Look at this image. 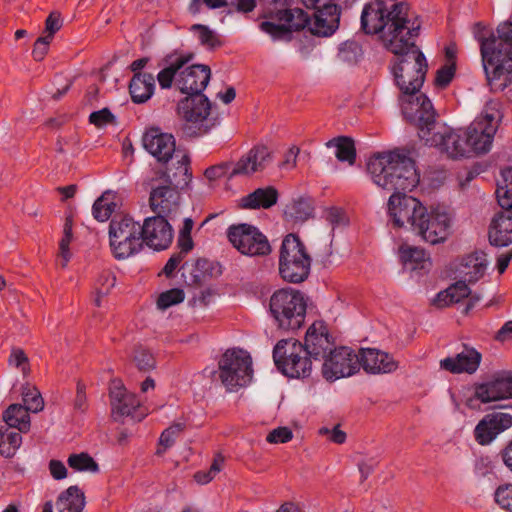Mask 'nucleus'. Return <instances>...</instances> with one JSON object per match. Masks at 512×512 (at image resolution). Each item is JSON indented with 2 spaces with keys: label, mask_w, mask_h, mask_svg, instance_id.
Instances as JSON below:
<instances>
[{
  "label": "nucleus",
  "mask_w": 512,
  "mask_h": 512,
  "mask_svg": "<svg viewBox=\"0 0 512 512\" xmlns=\"http://www.w3.org/2000/svg\"><path fill=\"white\" fill-rule=\"evenodd\" d=\"M361 29L367 35H377L384 48L394 54L390 69L400 90L399 100L405 116L407 106L427 97L420 93V89L426 79L428 64L416 45L421 21L418 17H411L410 5L406 1L388 7L385 0H373L363 7Z\"/></svg>",
  "instance_id": "obj_1"
},
{
  "label": "nucleus",
  "mask_w": 512,
  "mask_h": 512,
  "mask_svg": "<svg viewBox=\"0 0 512 512\" xmlns=\"http://www.w3.org/2000/svg\"><path fill=\"white\" fill-rule=\"evenodd\" d=\"M367 172L378 187L392 192L388 200V212L391 218L400 211L404 198H413L406 194L412 191L419 181L415 161L399 151L375 154L367 163Z\"/></svg>",
  "instance_id": "obj_2"
},
{
  "label": "nucleus",
  "mask_w": 512,
  "mask_h": 512,
  "mask_svg": "<svg viewBox=\"0 0 512 512\" xmlns=\"http://www.w3.org/2000/svg\"><path fill=\"white\" fill-rule=\"evenodd\" d=\"M421 102L406 107L405 119L418 128V135L426 145L436 147L451 159H461L470 156L464 131L447 126L436 129V111L428 97H421Z\"/></svg>",
  "instance_id": "obj_3"
},
{
  "label": "nucleus",
  "mask_w": 512,
  "mask_h": 512,
  "mask_svg": "<svg viewBox=\"0 0 512 512\" xmlns=\"http://www.w3.org/2000/svg\"><path fill=\"white\" fill-rule=\"evenodd\" d=\"M400 211L392 218L396 227L409 224L411 230L430 244L443 242L449 233L450 216L441 207L431 208L430 211L416 198H404Z\"/></svg>",
  "instance_id": "obj_4"
},
{
  "label": "nucleus",
  "mask_w": 512,
  "mask_h": 512,
  "mask_svg": "<svg viewBox=\"0 0 512 512\" xmlns=\"http://www.w3.org/2000/svg\"><path fill=\"white\" fill-rule=\"evenodd\" d=\"M482 62L488 83L504 90L512 83V22L497 27V37L482 39Z\"/></svg>",
  "instance_id": "obj_5"
},
{
  "label": "nucleus",
  "mask_w": 512,
  "mask_h": 512,
  "mask_svg": "<svg viewBox=\"0 0 512 512\" xmlns=\"http://www.w3.org/2000/svg\"><path fill=\"white\" fill-rule=\"evenodd\" d=\"M118 207L117 193L106 190L94 201L92 216L98 222L111 218L108 231L111 252L117 260H125L128 258V214L112 216Z\"/></svg>",
  "instance_id": "obj_6"
},
{
  "label": "nucleus",
  "mask_w": 512,
  "mask_h": 512,
  "mask_svg": "<svg viewBox=\"0 0 512 512\" xmlns=\"http://www.w3.org/2000/svg\"><path fill=\"white\" fill-rule=\"evenodd\" d=\"M171 218L162 215L147 217L143 224L133 222L130 225V256L139 253L146 245L154 251L168 249L174 239Z\"/></svg>",
  "instance_id": "obj_7"
},
{
  "label": "nucleus",
  "mask_w": 512,
  "mask_h": 512,
  "mask_svg": "<svg viewBox=\"0 0 512 512\" xmlns=\"http://www.w3.org/2000/svg\"><path fill=\"white\" fill-rule=\"evenodd\" d=\"M307 303L303 293L293 288L276 290L270 297L269 311L278 327L298 330L304 324Z\"/></svg>",
  "instance_id": "obj_8"
},
{
  "label": "nucleus",
  "mask_w": 512,
  "mask_h": 512,
  "mask_svg": "<svg viewBox=\"0 0 512 512\" xmlns=\"http://www.w3.org/2000/svg\"><path fill=\"white\" fill-rule=\"evenodd\" d=\"M312 259L305 245L296 234L284 237L279 253V274L289 283L304 282L311 269Z\"/></svg>",
  "instance_id": "obj_9"
},
{
  "label": "nucleus",
  "mask_w": 512,
  "mask_h": 512,
  "mask_svg": "<svg viewBox=\"0 0 512 512\" xmlns=\"http://www.w3.org/2000/svg\"><path fill=\"white\" fill-rule=\"evenodd\" d=\"M273 360L277 369L290 378L310 377L313 361L305 355L302 343L296 339H282L273 349Z\"/></svg>",
  "instance_id": "obj_10"
},
{
  "label": "nucleus",
  "mask_w": 512,
  "mask_h": 512,
  "mask_svg": "<svg viewBox=\"0 0 512 512\" xmlns=\"http://www.w3.org/2000/svg\"><path fill=\"white\" fill-rule=\"evenodd\" d=\"M219 379L230 392L247 386L253 377L252 358L243 349H228L218 363Z\"/></svg>",
  "instance_id": "obj_11"
},
{
  "label": "nucleus",
  "mask_w": 512,
  "mask_h": 512,
  "mask_svg": "<svg viewBox=\"0 0 512 512\" xmlns=\"http://www.w3.org/2000/svg\"><path fill=\"white\" fill-rule=\"evenodd\" d=\"M211 102L204 94H191L179 101L177 112L185 120L183 134L188 137H199L207 134L214 122L208 124Z\"/></svg>",
  "instance_id": "obj_12"
},
{
  "label": "nucleus",
  "mask_w": 512,
  "mask_h": 512,
  "mask_svg": "<svg viewBox=\"0 0 512 512\" xmlns=\"http://www.w3.org/2000/svg\"><path fill=\"white\" fill-rule=\"evenodd\" d=\"M512 399V371L495 373L490 380L474 385V393L465 405L475 411H482L481 404Z\"/></svg>",
  "instance_id": "obj_13"
},
{
  "label": "nucleus",
  "mask_w": 512,
  "mask_h": 512,
  "mask_svg": "<svg viewBox=\"0 0 512 512\" xmlns=\"http://www.w3.org/2000/svg\"><path fill=\"white\" fill-rule=\"evenodd\" d=\"M227 237L232 246L246 256L263 257L272 251L266 235L251 224L231 225L227 229Z\"/></svg>",
  "instance_id": "obj_14"
},
{
  "label": "nucleus",
  "mask_w": 512,
  "mask_h": 512,
  "mask_svg": "<svg viewBox=\"0 0 512 512\" xmlns=\"http://www.w3.org/2000/svg\"><path fill=\"white\" fill-rule=\"evenodd\" d=\"M498 129L494 114L485 113L477 117L464 131L470 153L485 154L492 145Z\"/></svg>",
  "instance_id": "obj_15"
},
{
  "label": "nucleus",
  "mask_w": 512,
  "mask_h": 512,
  "mask_svg": "<svg viewBox=\"0 0 512 512\" xmlns=\"http://www.w3.org/2000/svg\"><path fill=\"white\" fill-rule=\"evenodd\" d=\"M358 370V356L346 347L333 349L322 363V375L328 381L351 376Z\"/></svg>",
  "instance_id": "obj_16"
},
{
  "label": "nucleus",
  "mask_w": 512,
  "mask_h": 512,
  "mask_svg": "<svg viewBox=\"0 0 512 512\" xmlns=\"http://www.w3.org/2000/svg\"><path fill=\"white\" fill-rule=\"evenodd\" d=\"M180 190L164 181L152 187L149 196V206L155 215L173 218L179 209Z\"/></svg>",
  "instance_id": "obj_17"
},
{
  "label": "nucleus",
  "mask_w": 512,
  "mask_h": 512,
  "mask_svg": "<svg viewBox=\"0 0 512 512\" xmlns=\"http://www.w3.org/2000/svg\"><path fill=\"white\" fill-rule=\"evenodd\" d=\"M302 347L312 361H322L333 350V342L323 322L313 323L307 330Z\"/></svg>",
  "instance_id": "obj_18"
},
{
  "label": "nucleus",
  "mask_w": 512,
  "mask_h": 512,
  "mask_svg": "<svg viewBox=\"0 0 512 512\" xmlns=\"http://www.w3.org/2000/svg\"><path fill=\"white\" fill-rule=\"evenodd\" d=\"M512 426V415L500 411L486 414L474 429L475 440L480 445L491 443L497 435Z\"/></svg>",
  "instance_id": "obj_19"
},
{
  "label": "nucleus",
  "mask_w": 512,
  "mask_h": 512,
  "mask_svg": "<svg viewBox=\"0 0 512 512\" xmlns=\"http://www.w3.org/2000/svg\"><path fill=\"white\" fill-rule=\"evenodd\" d=\"M143 145L151 155L162 163H168L173 156L178 158L180 154L179 151H176L174 136L162 133L158 128L151 129L144 134Z\"/></svg>",
  "instance_id": "obj_20"
},
{
  "label": "nucleus",
  "mask_w": 512,
  "mask_h": 512,
  "mask_svg": "<svg viewBox=\"0 0 512 512\" xmlns=\"http://www.w3.org/2000/svg\"><path fill=\"white\" fill-rule=\"evenodd\" d=\"M211 77V69L205 64H193L186 67L176 77L175 86L183 93L203 94Z\"/></svg>",
  "instance_id": "obj_21"
},
{
  "label": "nucleus",
  "mask_w": 512,
  "mask_h": 512,
  "mask_svg": "<svg viewBox=\"0 0 512 512\" xmlns=\"http://www.w3.org/2000/svg\"><path fill=\"white\" fill-rule=\"evenodd\" d=\"M195 58L193 52H183L175 49L162 59L164 68L157 74V81L162 89H169L176 82V77L184 70L186 65Z\"/></svg>",
  "instance_id": "obj_22"
},
{
  "label": "nucleus",
  "mask_w": 512,
  "mask_h": 512,
  "mask_svg": "<svg viewBox=\"0 0 512 512\" xmlns=\"http://www.w3.org/2000/svg\"><path fill=\"white\" fill-rule=\"evenodd\" d=\"M271 162V153L264 145L254 146L246 155L236 163L232 162L229 179L238 175H251L262 171Z\"/></svg>",
  "instance_id": "obj_23"
},
{
  "label": "nucleus",
  "mask_w": 512,
  "mask_h": 512,
  "mask_svg": "<svg viewBox=\"0 0 512 512\" xmlns=\"http://www.w3.org/2000/svg\"><path fill=\"white\" fill-rule=\"evenodd\" d=\"M314 10V20L310 22L309 32L318 37H328L334 34L340 23V6L324 5V8Z\"/></svg>",
  "instance_id": "obj_24"
},
{
  "label": "nucleus",
  "mask_w": 512,
  "mask_h": 512,
  "mask_svg": "<svg viewBox=\"0 0 512 512\" xmlns=\"http://www.w3.org/2000/svg\"><path fill=\"white\" fill-rule=\"evenodd\" d=\"M357 356L358 365L367 373H391L398 368L391 355L375 348H362Z\"/></svg>",
  "instance_id": "obj_25"
},
{
  "label": "nucleus",
  "mask_w": 512,
  "mask_h": 512,
  "mask_svg": "<svg viewBox=\"0 0 512 512\" xmlns=\"http://www.w3.org/2000/svg\"><path fill=\"white\" fill-rule=\"evenodd\" d=\"M482 355L475 348L463 345V350L454 357L440 361V367L453 374H473L477 371Z\"/></svg>",
  "instance_id": "obj_26"
},
{
  "label": "nucleus",
  "mask_w": 512,
  "mask_h": 512,
  "mask_svg": "<svg viewBox=\"0 0 512 512\" xmlns=\"http://www.w3.org/2000/svg\"><path fill=\"white\" fill-rule=\"evenodd\" d=\"M110 416L113 422L125 424L128 417V392L121 379H112L109 385Z\"/></svg>",
  "instance_id": "obj_27"
},
{
  "label": "nucleus",
  "mask_w": 512,
  "mask_h": 512,
  "mask_svg": "<svg viewBox=\"0 0 512 512\" xmlns=\"http://www.w3.org/2000/svg\"><path fill=\"white\" fill-rule=\"evenodd\" d=\"M492 246L506 247L512 243V211L504 210L495 214L488 231Z\"/></svg>",
  "instance_id": "obj_28"
},
{
  "label": "nucleus",
  "mask_w": 512,
  "mask_h": 512,
  "mask_svg": "<svg viewBox=\"0 0 512 512\" xmlns=\"http://www.w3.org/2000/svg\"><path fill=\"white\" fill-rule=\"evenodd\" d=\"M191 179L190 157L185 153H182L177 158V167L174 172H172L171 168H167L159 176V180L170 183L181 190L188 186Z\"/></svg>",
  "instance_id": "obj_29"
},
{
  "label": "nucleus",
  "mask_w": 512,
  "mask_h": 512,
  "mask_svg": "<svg viewBox=\"0 0 512 512\" xmlns=\"http://www.w3.org/2000/svg\"><path fill=\"white\" fill-rule=\"evenodd\" d=\"M155 91V78L152 73L133 74L130 79V99L135 104L146 103Z\"/></svg>",
  "instance_id": "obj_30"
},
{
  "label": "nucleus",
  "mask_w": 512,
  "mask_h": 512,
  "mask_svg": "<svg viewBox=\"0 0 512 512\" xmlns=\"http://www.w3.org/2000/svg\"><path fill=\"white\" fill-rule=\"evenodd\" d=\"M487 264L486 254L483 251H475L463 258L461 265L464 270L461 273L469 284L475 283L484 276Z\"/></svg>",
  "instance_id": "obj_31"
},
{
  "label": "nucleus",
  "mask_w": 512,
  "mask_h": 512,
  "mask_svg": "<svg viewBox=\"0 0 512 512\" xmlns=\"http://www.w3.org/2000/svg\"><path fill=\"white\" fill-rule=\"evenodd\" d=\"M278 196L273 186L258 188L243 198L242 206L248 209H269L277 203Z\"/></svg>",
  "instance_id": "obj_32"
},
{
  "label": "nucleus",
  "mask_w": 512,
  "mask_h": 512,
  "mask_svg": "<svg viewBox=\"0 0 512 512\" xmlns=\"http://www.w3.org/2000/svg\"><path fill=\"white\" fill-rule=\"evenodd\" d=\"M84 506L85 495L77 485H72L61 492L56 501L59 512H81Z\"/></svg>",
  "instance_id": "obj_33"
},
{
  "label": "nucleus",
  "mask_w": 512,
  "mask_h": 512,
  "mask_svg": "<svg viewBox=\"0 0 512 512\" xmlns=\"http://www.w3.org/2000/svg\"><path fill=\"white\" fill-rule=\"evenodd\" d=\"M6 425L14 427L19 432L27 433L31 427L29 411L22 404L14 403L9 405L2 415Z\"/></svg>",
  "instance_id": "obj_34"
},
{
  "label": "nucleus",
  "mask_w": 512,
  "mask_h": 512,
  "mask_svg": "<svg viewBox=\"0 0 512 512\" xmlns=\"http://www.w3.org/2000/svg\"><path fill=\"white\" fill-rule=\"evenodd\" d=\"M314 203L310 197H299L286 206L284 216L288 221L303 223L313 217Z\"/></svg>",
  "instance_id": "obj_35"
},
{
  "label": "nucleus",
  "mask_w": 512,
  "mask_h": 512,
  "mask_svg": "<svg viewBox=\"0 0 512 512\" xmlns=\"http://www.w3.org/2000/svg\"><path fill=\"white\" fill-rule=\"evenodd\" d=\"M467 280H459L449 286L446 290L437 294L434 303L438 307H446L453 303H458L471 294Z\"/></svg>",
  "instance_id": "obj_36"
},
{
  "label": "nucleus",
  "mask_w": 512,
  "mask_h": 512,
  "mask_svg": "<svg viewBox=\"0 0 512 512\" xmlns=\"http://www.w3.org/2000/svg\"><path fill=\"white\" fill-rule=\"evenodd\" d=\"M14 427L0 425V455L12 458L22 444V434Z\"/></svg>",
  "instance_id": "obj_37"
},
{
  "label": "nucleus",
  "mask_w": 512,
  "mask_h": 512,
  "mask_svg": "<svg viewBox=\"0 0 512 512\" xmlns=\"http://www.w3.org/2000/svg\"><path fill=\"white\" fill-rule=\"evenodd\" d=\"M273 17L279 22L288 24L292 32L309 29L311 22L308 13L300 8L281 9L276 11Z\"/></svg>",
  "instance_id": "obj_38"
},
{
  "label": "nucleus",
  "mask_w": 512,
  "mask_h": 512,
  "mask_svg": "<svg viewBox=\"0 0 512 512\" xmlns=\"http://www.w3.org/2000/svg\"><path fill=\"white\" fill-rule=\"evenodd\" d=\"M328 148L335 147L336 158L341 162H348L353 165L356 161V148L354 141L348 136H338L326 143Z\"/></svg>",
  "instance_id": "obj_39"
},
{
  "label": "nucleus",
  "mask_w": 512,
  "mask_h": 512,
  "mask_svg": "<svg viewBox=\"0 0 512 512\" xmlns=\"http://www.w3.org/2000/svg\"><path fill=\"white\" fill-rule=\"evenodd\" d=\"M67 463L70 468L79 472H99V465L87 452L70 454Z\"/></svg>",
  "instance_id": "obj_40"
},
{
  "label": "nucleus",
  "mask_w": 512,
  "mask_h": 512,
  "mask_svg": "<svg viewBox=\"0 0 512 512\" xmlns=\"http://www.w3.org/2000/svg\"><path fill=\"white\" fill-rule=\"evenodd\" d=\"M260 29L271 36L274 41L290 42L293 38V32L286 23H275L272 21H263L259 25Z\"/></svg>",
  "instance_id": "obj_41"
},
{
  "label": "nucleus",
  "mask_w": 512,
  "mask_h": 512,
  "mask_svg": "<svg viewBox=\"0 0 512 512\" xmlns=\"http://www.w3.org/2000/svg\"><path fill=\"white\" fill-rule=\"evenodd\" d=\"M23 405L29 412L37 413L43 410L44 400L38 389L29 384L22 386Z\"/></svg>",
  "instance_id": "obj_42"
},
{
  "label": "nucleus",
  "mask_w": 512,
  "mask_h": 512,
  "mask_svg": "<svg viewBox=\"0 0 512 512\" xmlns=\"http://www.w3.org/2000/svg\"><path fill=\"white\" fill-rule=\"evenodd\" d=\"M133 362L136 368L140 372L144 373L150 372L156 367V359L154 355L148 348L142 345L134 347Z\"/></svg>",
  "instance_id": "obj_43"
},
{
  "label": "nucleus",
  "mask_w": 512,
  "mask_h": 512,
  "mask_svg": "<svg viewBox=\"0 0 512 512\" xmlns=\"http://www.w3.org/2000/svg\"><path fill=\"white\" fill-rule=\"evenodd\" d=\"M191 30L198 32L200 44L209 50H214L215 48L221 47L223 44L219 36L206 25L194 24Z\"/></svg>",
  "instance_id": "obj_44"
},
{
  "label": "nucleus",
  "mask_w": 512,
  "mask_h": 512,
  "mask_svg": "<svg viewBox=\"0 0 512 512\" xmlns=\"http://www.w3.org/2000/svg\"><path fill=\"white\" fill-rule=\"evenodd\" d=\"M400 258L405 265L410 264L411 269L424 268L422 264L426 259V253L423 249L417 247L400 248Z\"/></svg>",
  "instance_id": "obj_45"
},
{
  "label": "nucleus",
  "mask_w": 512,
  "mask_h": 512,
  "mask_svg": "<svg viewBox=\"0 0 512 512\" xmlns=\"http://www.w3.org/2000/svg\"><path fill=\"white\" fill-rule=\"evenodd\" d=\"M185 293L183 289L172 288L162 292L157 299V307L161 310H166L171 306L177 305L184 301Z\"/></svg>",
  "instance_id": "obj_46"
},
{
  "label": "nucleus",
  "mask_w": 512,
  "mask_h": 512,
  "mask_svg": "<svg viewBox=\"0 0 512 512\" xmlns=\"http://www.w3.org/2000/svg\"><path fill=\"white\" fill-rule=\"evenodd\" d=\"M185 429V424L183 423H174L171 426H169L167 429H165L160 438H159V445L163 447V450L158 449L157 453L160 454L169 447H171L174 442L175 438Z\"/></svg>",
  "instance_id": "obj_47"
},
{
  "label": "nucleus",
  "mask_w": 512,
  "mask_h": 512,
  "mask_svg": "<svg viewBox=\"0 0 512 512\" xmlns=\"http://www.w3.org/2000/svg\"><path fill=\"white\" fill-rule=\"evenodd\" d=\"M223 463L224 457L221 454L216 455L208 471H198L195 473V481L199 484L209 483L221 471Z\"/></svg>",
  "instance_id": "obj_48"
},
{
  "label": "nucleus",
  "mask_w": 512,
  "mask_h": 512,
  "mask_svg": "<svg viewBox=\"0 0 512 512\" xmlns=\"http://www.w3.org/2000/svg\"><path fill=\"white\" fill-rule=\"evenodd\" d=\"M455 72L456 65L454 62L441 66L436 72L434 85L441 89L446 88L453 80Z\"/></svg>",
  "instance_id": "obj_49"
},
{
  "label": "nucleus",
  "mask_w": 512,
  "mask_h": 512,
  "mask_svg": "<svg viewBox=\"0 0 512 512\" xmlns=\"http://www.w3.org/2000/svg\"><path fill=\"white\" fill-rule=\"evenodd\" d=\"M494 499L502 509L512 512V484L506 483L498 486L494 493Z\"/></svg>",
  "instance_id": "obj_50"
},
{
  "label": "nucleus",
  "mask_w": 512,
  "mask_h": 512,
  "mask_svg": "<svg viewBox=\"0 0 512 512\" xmlns=\"http://www.w3.org/2000/svg\"><path fill=\"white\" fill-rule=\"evenodd\" d=\"M71 240H72V222L70 220H66V222L64 224L63 236L59 243L60 253L64 260L63 266H65L71 258V253L69 250V245L71 243Z\"/></svg>",
  "instance_id": "obj_51"
},
{
  "label": "nucleus",
  "mask_w": 512,
  "mask_h": 512,
  "mask_svg": "<svg viewBox=\"0 0 512 512\" xmlns=\"http://www.w3.org/2000/svg\"><path fill=\"white\" fill-rule=\"evenodd\" d=\"M115 284V275L110 271H103L96 280L95 291L100 294H108Z\"/></svg>",
  "instance_id": "obj_52"
},
{
  "label": "nucleus",
  "mask_w": 512,
  "mask_h": 512,
  "mask_svg": "<svg viewBox=\"0 0 512 512\" xmlns=\"http://www.w3.org/2000/svg\"><path fill=\"white\" fill-rule=\"evenodd\" d=\"M231 168L232 162H222L208 167L205 170L204 175L209 181H215L224 176H227V178L229 179Z\"/></svg>",
  "instance_id": "obj_53"
},
{
  "label": "nucleus",
  "mask_w": 512,
  "mask_h": 512,
  "mask_svg": "<svg viewBox=\"0 0 512 512\" xmlns=\"http://www.w3.org/2000/svg\"><path fill=\"white\" fill-rule=\"evenodd\" d=\"M496 197L502 209L512 211V190L507 187V184L502 185L497 182Z\"/></svg>",
  "instance_id": "obj_54"
},
{
  "label": "nucleus",
  "mask_w": 512,
  "mask_h": 512,
  "mask_svg": "<svg viewBox=\"0 0 512 512\" xmlns=\"http://www.w3.org/2000/svg\"><path fill=\"white\" fill-rule=\"evenodd\" d=\"M114 121V115L108 108L94 111L89 115V122L98 128L104 127Z\"/></svg>",
  "instance_id": "obj_55"
},
{
  "label": "nucleus",
  "mask_w": 512,
  "mask_h": 512,
  "mask_svg": "<svg viewBox=\"0 0 512 512\" xmlns=\"http://www.w3.org/2000/svg\"><path fill=\"white\" fill-rule=\"evenodd\" d=\"M62 25L63 21L60 13L51 12L45 20V32H47V35L44 37H49V39L53 40L55 33L61 29Z\"/></svg>",
  "instance_id": "obj_56"
},
{
  "label": "nucleus",
  "mask_w": 512,
  "mask_h": 512,
  "mask_svg": "<svg viewBox=\"0 0 512 512\" xmlns=\"http://www.w3.org/2000/svg\"><path fill=\"white\" fill-rule=\"evenodd\" d=\"M130 418L137 422L142 421L148 415V409L141 405L135 394L130 393Z\"/></svg>",
  "instance_id": "obj_57"
},
{
  "label": "nucleus",
  "mask_w": 512,
  "mask_h": 512,
  "mask_svg": "<svg viewBox=\"0 0 512 512\" xmlns=\"http://www.w3.org/2000/svg\"><path fill=\"white\" fill-rule=\"evenodd\" d=\"M293 437V433L288 427H278L273 429L266 437L269 443H286Z\"/></svg>",
  "instance_id": "obj_58"
},
{
  "label": "nucleus",
  "mask_w": 512,
  "mask_h": 512,
  "mask_svg": "<svg viewBox=\"0 0 512 512\" xmlns=\"http://www.w3.org/2000/svg\"><path fill=\"white\" fill-rule=\"evenodd\" d=\"M52 42L49 37L41 36L34 43L32 56L36 61H42L48 53L49 45Z\"/></svg>",
  "instance_id": "obj_59"
},
{
  "label": "nucleus",
  "mask_w": 512,
  "mask_h": 512,
  "mask_svg": "<svg viewBox=\"0 0 512 512\" xmlns=\"http://www.w3.org/2000/svg\"><path fill=\"white\" fill-rule=\"evenodd\" d=\"M50 475L55 480H63L67 477L68 471L64 463L57 459H51L48 463Z\"/></svg>",
  "instance_id": "obj_60"
},
{
  "label": "nucleus",
  "mask_w": 512,
  "mask_h": 512,
  "mask_svg": "<svg viewBox=\"0 0 512 512\" xmlns=\"http://www.w3.org/2000/svg\"><path fill=\"white\" fill-rule=\"evenodd\" d=\"M228 5L239 13H249L255 9L256 0H231Z\"/></svg>",
  "instance_id": "obj_61"
},
{
  "label": "nucleus",
  "mask_w": 512,
  "mask_h": 512,
  "mask_svg": "<svg viewBox=\"0 0 512 512\" xmlns=\"http://www.w3.org/2000/svg\"><path fill=\"white\" fill-rule=\"evenodd\" d=\"M183 258L181 254L174 253L166 262L162 273L168 278L171 277Z\"/></svg>",
  "instance_id": "obj_62"
},
{
  "label": "nucleus",
  "mask_w": 512,
  "mask_h": 512,
  "mask_svg": "<svg viewBox=\"0 0 512 512\" xmlns=\"http://www.w3.org/2000/svg\"><path fill=\"white\" fill-rule=\"evenodd\" d=\"M321 434H330V440L336 444H343L346 440V433L335 426L331 431L328 428H321Z\"/></svg>",
  "instance_id": "obj_63"
},
{
  "label": "nucleus",
  "mask_w": 512,
  "mask_h": 512,
  "mask_svg": "<svg viewBox=\"0 0 512 512\" xmlns=\"http://www.w3.org/2000/svg\"><path fill=\"white\" fill-rule=\"evenodd\" d=\"M512 339V320L507 321L496 333L495 340L505 342Z\"/></svg>",
  "instance_id": "obj_64"
}]
</instances>
